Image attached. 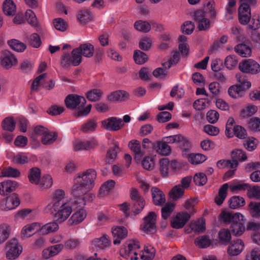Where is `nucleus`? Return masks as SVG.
<instances>
[{"instance_id": "nucleus-1", "label": "nucleus", "mask_w": 260, "mask_h": 260, "mask_svg": "<svg viewBox=\"0 0 260 260\" xmlns=\"http://www.w3.org/2000/svg\"><path fill=\"white\" fill-rule=\"evenodd\" d=\"M221 220L225 223L230 225L233 234L240 236L244 232L245 218L240 213H235L229 212H222L220 215Z\"/></svg>"}, {"instance_id": "nucleus-2", "label": "nucleus", "mask_w": 260, "mask_h": 260, "mask_svg": "<svg viewBox=\"0 0 260 260\" xmlns=\"http://www.w3.org/2000/svg\"><path fill=\"white\" fill-rule=\"evenodd\" d=\"M46 210L53 215L59 223H62L67 220L72 212V208L69 203L59 205L57 208L52 207Z\"/></svg>"}, {"instance_id": "nucleus-3", "label": "nucleus", "mask_w": 260, "mask_h": 260, "mask_svg": "<svg viewBox=\"0 0 260 260\" xmlns=\"http://www.w3.org/2000/svg\"><path fill=\"white\" fill-rule=\"evenodd\" d=\"M141 246L139 242L137 240L129 241L126 247L121 249V254L127 259L131 260H138V253L140 251Z\"/></svg>"}, {"instance_id": "nucleus-4", "label": "nucleus", "mask_w": 260, "mask_h": 260, "mask_svg": "<svg viewBox=\"0 0 260 260\" xmlns=\"http://www.w3.org/2000/svg\"><path fill=\"white\" fill-rule=\"evenodd\" d=\"M6 257L9 259L17 258L22 251V247L16 239L9 241L6 246Z\"/></svg>"}, {"instance_id": "nucleus-5", "label": "nucleus", "mask_w": 260, "mask_h": 260, "mask_svg": "<svg viewBox=\"0 0 260 260\" xmlns=\"http://www.w3.org/2000/svg\"><path fill=\"white\" fill-rule=\"evenodd\" d=\"M176 143L180 146H188L189 140L182 135H176L163 138L161 141L156 142V146H168V144Z\"/></svg>"}, {"instance_id": "nucleus-6", "label": "nucleus", "mask_w": 260, "mask_h": 260, "mask_svg": "<svg viewBox=\"0 0 260 260\" xmlns=\"http://www.w3.org/2000/svg\"><path fill=\"white\" fill-rule=\"evenodd\" d=\"M96 177V173L95 171L90 169L83 172L78 173L74 178L91 189L93 186Z\"/></svg>"}, {"instance_id": "nucleus-7", "label": "nucleus", "mask_w": 260, "mask_h": 260, "mask_svg": "<svg viewBox=\"0 0 260 260\" xmlns=\"http://www.w3.org/2000/svg\"><path fill=\"white\" fill-rule=\"evenodd\" d=\"M20 200L17 194L13 193L0 202V210L8 211L15 209L19 206Z\"/></svg>"}, {"instance_id": "nucleus-8", "label": "nucleus", "mask_w": 260, "mask_h": 260, "mask_svg": "<svg viewBox=\"0 0 260 260\" xmlns=\"http://www.w3.org/2000/svg\"><path fill=\"white\" fill-rule=\"evenodd\" d=\"M239 68L242 73L255 74L260 71V65L251 59H245L240 62Z\"/></svg>"}, {"instance_id": "nucleus-9", "label": "nucleus", "mask_w": 260, "mask_h": 260, "mask_svg": "<svg viewBox=\"0 0 260 260\" xmlns=\"http://www.w3.org/2000/svg\"><path fill=\"white\" fill-rule=\"evenodd\" d=\"M156 215L154 212H150L144 217V223L141 225V229L145 233L149 234L155 230Z\"/></svg>"}, {"instance_id": "nucleus-10", "label": "nucleus", "mask_w": 260, "mask_h": 260, "mask_svg": "<svg viewBox=\"0 0 260 260\" xmlns=\"http://www.w3.org/2000/svg\"><path fill=\"white\" fill-rule=\"evenodd\" d=\"M64 102L67 107L71 109H80L84 106L86 102L83 96L75 94L68 95Z\"/></svg>"}, {"instance_id": "nucleus-11", "label": "nucleus", "mask_w": 260, "mask_h": 260, "mask_svg": "<svg viewBox=\"0 0 260 260\" xmlns=\"http://www.w3.org/2000/svg\"><path fill=\"white\" fill-rule=\"evenodd\" d=\"M193 16L200 30H205L210 28V21L205 17V12L203 11L197 10L194 12Z\"/></svg>"}, {"instance_id": "nucleus-12", "label": "nucleus", "mask_w": 260, "mask_h": 260, "mask_svg": "<svg viewBox=\"0 0 260 260\" xmlns=\"http://www.w3.org/2000/svg\"><path fill=\"white\" fill-rule=\"evenodd\" d=\"M190 215L186 212H180L172 219L171 226L176 229L183 228L187 222L190 219Z\"/></svg>"}, {"instance_id": "nucleus-13", "label": "nucleus", "mask_w": 260, "mask_h": 260, "mask_svg": "<svg viewBox=\"0 0 260 260\" xmlns=\"http://www.w3.org/2000/svg\"><path fill=\"white\" fill-rule=\"evenodd\" d=\"M65 196V192L63 190H56L52 194L51 203L46 206V209L52 207L57 208L59 205H62L63 204H68V202L64 200Z\"/></svg>"}, {"instance_id": "nucleus-14", "label": "nucleus", "mask_w": 260, "mask_h": 260, "mask_svg": "<svg viewBox=\"0 0 260 260\" xmlns=\"http://www.w3.org/2000/svg\"><path fill=\"white\" fill-rule=\"evenodd\" d=\"M103 126L108 131H117L121 129L124 124L121 119L112 117L102 122Z\"/></svg>"}, {"instance_id": "nucleus-15", "label": "nucleus", "mask_w": 260, "mask_h": 260, "mask_svg": "<svg viewBox=\"0 0 260 260\" xmlns=\"http://www.w3.org/2000/svg\"><path fill=\"white\" fill-rule=\"evenodd\" d=\"M1 58L2 65L7 69L11 68L18 63L16 57L8 50H5L2 52Z\"/></svg>"}, {"instance_id": "nucleus-16", "label": "nucleus", "mask_w": 260, "mask_h": 260, "mask_svg": "<svg viewBox=\"0 0 260 260\" xmlns=\"http://www.w3.org/2000/svg\"><path fill=\"white\" fill-rule=\"evenodd\" d=\"M238 18L241 24H247L251 18L250 7L244 4H241L238 10Z\"/></svg>"}, {"instance_id": "nucleus-17", "label": "nucleus", "mask_w": 260, "mask_h": 260, "mask_svg": "<svg viewBox=\"0 0 260 260\" xmlns=\"http://www.w3.org/2000/svg\"><path fill=\"white\" fill-rule=\"evenodd\" d=\"M112 233L113 238V244H119L122 239H125L127 236V230L123 226H116L112 228Z\"/></svg>"}, {"instance_id": "nucleus-18", "label": "nucleus", "mask_w": 260, "mask_h": 260, "mask_svg": "<svg viewBox=\"0 0 260 260\" xmlns=\"http://www.w3.org/2000/svg\"><path fill=\"white\" fill-rule=\"evenodd\" d=\"M86 210L81 208L74 212L68 220L70 225H77L81 223L86 217Z\"/></svg>"}, {"instance_id": "nucleus-19", "label": "nucleus", "mask_w": 260, "mask_h": 260, "mask_svg": "<svg viewBox=\"0 0 260 260\" xmlns=\"http://www.w3.org/2000/svg\"><path fill=\"white\" fill-rule=\"evenodd\" d=\"M152 200L156 206H162L166 202L164 192L158 187H153L151 189Z\"/></svg>"}, {"instance_id": "nucleus-20", "label": "nucleus", "mask_w": 260, "mask_h": 260, "mask_svg": "<svg viewBox=\"0 0 260 260\" xmlns=\"http://www.w3.org/2000/svg\"><path fill=\"white\" fill-rule=\"evenodd\" d=\"M91 189L89 187H87L81 183L78 180L74 179V185L72 189V194L75 199L77 197H79L83 193Z\"/></svg>"}, {"instance_id": "nucleus-21", "label": "nucleus", "mask_w": 260, "mask_h": 260, "mask_svg": "<svg viewBox=\"0 0 260 260\" xmlns=\"http://www.w3.org/2000/svg\"><path fill=\"white\" fill-rule=\"evenodd\" d=\"M18 186L16 181L7 180L0 183V194L4 196L15 191Z\"/></svg>"}, {"instance_id": "nucleus-22", "label": "nucleus", "mask_w": 260, "mask_h": 260, "mask_svg": "<svg viewBox=\"0 0 260 260\" xmlns=\"http://www.w3.org/2000/svg\"><path fill=\"white\" fill-rule=\"evenodd\" d=\"M95 196L93 193L90 192L89 191H87L81 196H80L79 197L76 198L75 199V203L78 207H83L92 202Z\"/></svg>"}, {"instance_id": "nucleus-23", "label": "nucleus", "mask_w": 260, "mask_h": 260, "mask_svg": "<svg viewBox=\"0 0 260 260\" xmlns=\"http://www.w3.org/2000/svg\"><path fill=\"white\" fill-rule=\"evenodd\" d=\"M244 248V243L241 240L234 241L232 244L228 248L227 253L230 256L239 255Z\"/></svg>"}, {"instance_id": "nucleus-24", "label": "nucleus", "mask_w": 260, "mask_h": 260, "mask_svg": "<svg viewBox=\"0 0 260 260\" xmlns=\"http://www.w3.org/2000/svg\"><path fill=\"white\" fill-rule=\"evenodd\" d=\"M58 229L59 225L57 221L50 222L44 225L39 223V232L42 235H48L57 231Z\"/></svg>"}, {"instance_id": "nucleus-25", "label": "nucleus", "mask_w": 260, "mask_h": 260, "mask_svg": "<svg viewBox=\"0 0 260 260\" xmlns=\"http://www.w3.org/2000/svg\"><path fill=\"white\" fill-rule=\"evenodd\" d=\"M63 247L64 246L62 244H58L50 246L43 251V256L44 258L48 259L56 255L61 251Z\"/></svg>"}, {"instance_id": "nucleus-26", "label": "nucleus", "mask_w": 260, "mask_h": 260, "mask_svg": "<svg viewBox=\"0 0 260 260\" xmlns=\"http://www.w3.org/2000/svg\"><path fill=\"white\" fill-rule=\"evenodd\" d=\"M129 93L125 90H116L108 95V100L111 102L124 101L129 99Z\"/></svg>"}, {"instance_id": "nucleus-27", "label": "nucleus", "mask_w": 260, "mask_h": 260, "mask_svg": "<svg viewBox=\"0 0 260 260\" xmlns=\"http://www.w3.org/2000/svg\"><path fill=\"white\" fill-rule=\"evenodd\" d=\"M159 171L162 177H167L172 173L171 161L168 158L159 160Z\"/></svg>"}, {"instance_id": "nucleus-28", "label": "nucleus", "mask_w": 260, "mask_h": 260, "mask_svg": "<svg viewBox=\"0 0 260 260\" xmlns=\"http://www.w3.org/2000/svg\"><path fill=\"white\" fill-rule=\"evenodd\" d=\"M37 228L39 229V222H34L25 225L21 230V236L23 238L30 237L36 233L35 230Z\"/></svg>"}, {"instance_id": "nucleus-29", "label": "nucleus", "mask_w": 260, "mask_h": 260, "mask_svg": "<svg viewBox=\"0 0 260 260\" xmlns=\"http://www.w3.org/2000/svg\"><path fill=\"white\" fill-rule=\"evenodd\" d=\"M81 54L86 57H92L94 53V46L89 43H86L80 45L77 48Z\"/></svg>"}, {"instance_id": "nucleus-30", "label": "nucleus", "mask_w": 260, "mask_h": 260, "mask_svg": "<svg viewBox=\"0 0 260 260\" xmlns=\"http://www.w3.org/2000/svg\"><path fill=\"white\" fill-rule=\"evenodd\" d=\"M57 138V133L48 130L45 134L41 137V142L44 145H50L55 142Z\"/></svg>"}, {"instance_id": "nucleus-31", "label": "nucleus", "mask_w": 260, "mask_h": 260, "mask_svg": "<svg viewBox=\"0 0 260 260\" xmlns=\"http://www.w3.org/2000/svg\"><path fill=\"white\" fill-rule=\"evenodd\" d=\"M28 178L31 184L37 185L41 179V170L36 167L31 168L29 170Z\"/></svg>"}, {"instance_id": "nucleus-32", "label": "nucleus", "mask_w": 260, "mask_h": 260, "mask_svg": "<svg viewBox=\"0 0 260 260\" xmlns=\"http://www.w3.org/2000/svg\"><path fill=\"white\" fill-rule=\"evenodd\" d=\"M234 50L236 52L243 57H249L251 54V48L244 44H239L237 45Z\"/></svg>"}, {"instance_id": "nucleus-33", "label": "nucleus", "mask_w": 260, "mask_h": 260, "mask_svg": "<svg viewBox=\"0 0 260 260\" xmlns=\"http://www.w3.org/2000/svg\"><path fill=\"white\" fill-rule=\"evenodd\" d=\"M229 188L228 183L223 184L220 188L218 196L215 198V202L217 205H221L227 196V191Z\"/></svg>"}, {"instance_id": "nucleus-34", "label": "nucleus", "mask_w": 260, "mask_h": 260, "mask_svg": "<svg viewBox=\"0 0 260 260\" xmlns=\"http://www.w3.org/2000/svg\"><path fill=\"white\" fill-rule=\"evenodd\" d=\"M244 88L238 85H234L229 88L228 92L230 96L237 99L242 97L244 94Z\"/></svg>"}, {"instance_id": "nucleus-35", "label": "nucleus", "mask_w": 260, "mask_h": 260, "mask_svg": "<svg viewBox=\"0 0 260 260\" xmlns=\"http://www.w3.org/2000/svg\"><path fill=\"white\" fill-rule=\"evenodd\" d=\"M16 6L12 0H5L3 3V11L8 16H13L16 13Z\"/></svg>"}, {"instance_id": "nucleus-36", "label": "nucleus", "mask_w": 260, "mask_h": 260, "mask_svg": "<svg viewBox=\"0 0 260 260\" xmlns=\"http://www.w3.org/2000/svg\"><path fill=\"white\" fill-rule=\"evenodd\" d=\"M93 243L94 245L98 246L101 249L106 248L111 245L110 238L107 235H104L101 237L95 239Z\"/></svg>"}, {"instance_id": "nucleus-37", "label": "nucleus", "mask_w": 260, "mask_h": 260, "mask_svg": "<svg viewBox=\"0 0 260 260\" xmlns=\"http://www.w3.org/2000/svg\"><path fill=\"white\" fill-rule=\"evenodd\" d=\"M229 203L230 208L235 209L244 206L245 202L243 197L235 196L231 198Z\"/></svg>"}, {"instance_id": "nucleus-38", "label": "nucleus", "mask_w": 260, "mask_h": 260, "mask_svg": "<svg viewBox=\"0 0 260 260\" xmlns=\"http://www.w3.org/2000/svg\"><path fill=\"white\" fill-rule=\"evenodd\" d=\"M115 184V182L113 180H110L105 182L100 188V195L104 197L109 194L110 191L114 188Z\"/></svg>"}, {"instance_id": "nucleus-39", "label": "nucleus", "mask_w": 260, "mask_h": 260, "mask_svg": "<svg viewBox=\"0 0 260 260\" xmlns=\"http://www.w3.org/2000/svg\"><path fill=\"white\" fill-rule=\"evenodd\" d=\"M184 190L180 185H176L170 190L169 196L173 201H176L182 197Z\"/></svg>"}, {"instance_id": "nucleus-40", "label": "nucleus", "mask_w": 260, "mask_h": 260, "mask_svg": "<svg viewBox=\"0 0 260 260\" xmlns=\"http://www.w3.org/2000/svg\"><path fill=\"white\" fill-rule=\"evenodd\" d=\"M219 242L224 245H228L231 241L232 236L230 231L228 229H222L218 233Z\"/></svg>"}, {"instance_id": "nucleus-41", "label": "nucleus", "mask_w": 260, "mask_h": 260, "mask_svg": "<svg viewBox=\"0 0 260 260\" xmlns=\"http://www.w3.org/2000/svg\"><path fill=\"white\" fill-rule=\"evenodd\" d=\"M195 245L201 248H205L211 244V240L208 236H201L197 237L194 241Z\"/></svg>"}, {"instance_id": "nucleus-42", "label": "nucleus", "mask_w": 260, "mask_h": 260, "mask_svg": "<svg viewBox=\"0 0 260 260\" xmlns=\"http://www.w3.org/2000/svg\"><path fill=\"white\" fill-rule=\"evenodd\" d=\"M155 254V249L151 245L144 247L141 258L143 260H152Z\"/></svg>"}, {"instance_id": "nucleus-43", "label": "nucleus", "mask_w": 260, "mask_h": 260, "mask_svg": "<svg viewBox=\"0 0 260 260\" xmlns=\"http://www.w3.org/2000/svg\"><path fill=\"white\" fill-rule=\"evenodd\" d=\"M257 111L256 106L248 105L244 107L240 112V116L243 118L250 117L254 115Z\"/></svg>"}, {"instance_id": "nucleus-44", "label": "nucleus", "mask_w": 260, "mask_h": 260, "mask_svg": "<svg viewBox=\"0 0 260 260\" xmlns=\"http://www.w3.org/2000/svg\"><path fill=\"white\" fill-rule=\"evenodd\" d=\"M231 158L237 161H245L247 159V156L245 152L241 149H235L231 152Z\"/></svg>"}, {"instance_id": "nucleus-45", "label": "nucleus", "mask_w": 260, "mask_h": 260, "mask_svg": "<svg viewBox=\"0 0 260 260\" xmlns=\"http://www.w3.org/2000/svg\"><path fill=\"white\" fill-rule=\"evenodd\" d=\"M52 184L53 180L52 177L50 175H46L41 178L39 183L37 185L41 189H47L50 188Z\"/></svg>"}, {"instance_id": "nucleus-46", "label": "nucleus", "mask_w": 260, "mask_h": 260, "mask_svg": "<svg viewBox=\"0 0 260 260\" xmlns=\"http://www.w3.org/2000/svg\"><path fill=\"white\" fill-rule=\"evenodd\" d=\"M8 43L13 50L17 52H23L26 47L25 44L15 39L9 41Z\"/></svg>"}, {"instance_id": "nucleus-47", "label": "nucleus", "mask_w": 260, "mask_h": 260, "mask_svg": "<svg viewBox=\"0 0 260 260\" xmlns=\"http://www.w3.org/2000/svg\"><path fill=\"white\" fill-rule=\"evenodd\" d=\"M10 230L5 224H0V244L5 242L9 238Z\"/></svg>"}, {"instance_id": "nucleus-48", "label": "nucleus", "mask_w": 260, "mask_h": 260, "mask_svg": "<svg viewBox=\"0 0 260 260\" xmlns=\"http://www.w3.org/2000/svg\"><path fill=\"white\" fill-rule=\"evenodd\" d=\"M134 27L136 29L143 32H147L151 29L150 24L148 22L141 20L135 22Z\"/></svg>"}, {"instance_id": "nucleus-49", "label": "nucleus", "mask_w": 260, "mask_h": 260, "mask_svg": "<svg viewBox=\"0 0 260 260\" xmlns=\"http://www.w3.org/2000/svg\"><path fill=\"white\" fill-rule=\"evenodd\" d=\"M209 104L210 101L208 99L203 98L195 101L193 106L196 110L201 111L208 108Z\"/></svg>"}, {"instance_id": "nucleus-50", "label": "nucleus", "mask_w": 260, "mask_h": 260, "mask_svg": "<svg viewBox=\"0 0 260 260\" xmlns=\"http://www.w3.org/2000/svg\"><path fill=\"white\" fill-rule=\"evenodd\" d=\"M92 13L88 10H83L79 12L78 18L82 23H86L92 19Z\"/></svg>"}, {"instance_id": "nucleus-51", "label": "nucleus", "mask_w": 260, "mask_h": 260, "mask_svg": "<svg viewBox=\"0 0 260 260\" xmlns=\"http://www.w3.org/2000/svg\"><path fill=\"white\" fill-rule=\"evenodd\" d=\"M248 208L252 217L254 218L260 217V202H250L248 205Z\"/></svg>"}, {"instance_id": "nucleus-52", "label": "nucleus", "mask_w": 260, "mask_h": 260, "mask_svg": "<svg viewBox=\"0 0 260 260\" xmlns=\"http://www.w3.org/2000/svg\"><path fill=\"white\" fill-rule=\"evenodd\" d=\"M175 208L174 203H167L161 210V216L163 218L167 219L171 215Z\"/></svg>"}, {"instance_id": "nucleus-53", "label": "nucleus", "mask_w": 260, "mask_h": 260, "mask_svg": "<svg viewBox=\"0 0 260 260\" xmlns=\"http://www.w3.org/2000/svg\"><path fill=\"white\" fill-rule=\"evenodd\" d=\"M243 73H238L236 75L237 80L240 83L239 86L245 89H248L251 86V83Z\"/></svg>"}, {"instance_id": "nucleus-54", "label": "nucleus", "mask_w": 260, "mask_h": 260, "mask_svg": "<svg viewBox=\"0 0 260 260\" xmlns=\"http://www.w3.org/2000/svg\"><path fill=\"white\" fill-rule=\"evenodd\" d=\"M2 175L3 177L16 178L20 175L19 171L12 167H8L2 171Z\"/></svg>"}, {"instance_id": "nucleus-55", "label": "nucleus", "mask_w": 260, "mask_h": 260, "mask_svg": "<svg viewBox=\"0 0 260 260\" xmlns=\"http://www.w3.org/2000/svg\"><path fill=\"white\" fill-rule=\"evenodd\" d=\"M97 127V122L94 119L88 120L82 125V130L85 133L93 132Z\"/></svg>"}, {"instance_id": "nucleus-56", "label": "nucleus", "mask_w": 260, "mask_h": 260, "mask_svg": "<svg viewBox=\"0 0 260 260\" xmlns=\"http://www.w3.org/2000/svg\"><path fill=\"white\" fill-rule=\"evenodd\" d=\"M102 95V91L101 90L94 89L86 93V97L90 101L96 102L100 100Z\"/></svg>"}, {"instance_id": "nucleus-57", "label": "nucleus", "mask_w": 260, "mask_h": 260, "mask_svg": "<svg viewBox=\"0 0 260 260\" xmlns=\"http://www.w3.org/2000/svg\"><path fill=\"white\" fill-rule=\"evenodd\" d=\"M2 126L4 130L13 132L15 129V123L12 118L7 117L3 121Z\"/></svg>"}, {"instance_id": "nucleus-58", "label": "nucleus", "mask_w": 260, "mask_h": 260, "mask_svg": "<svg viewBox=\"0 0 260 260\" xmlns=\"http://www.w3.org/2000/svg\"><path fill=\"white\" fill-rule=\"evenodd\" d=\"M82 54L79 52V50L77 48L74 49L72 51V65L74 66H77L80 64L82 62Z\"/></svg>"}, {"instance_id": "nucleus-59", "label": "nucleus", "mask_w": 260, "mask_h": 260, "mask_svg": "<svg viewBox=\"0 0 260 260\" xmlns=\"http://www.w3.org/2000/svg\"><path fill=\"white\" fill-rule=\"evenodd\" d=\"M25 17L28 23L33 26H38V21L35 13L31 10H27L25 12Z\"/></svg>"}, {"instance_id": "nucleus-60", "label": "nucleus", "mask_w": 260, "mask_h": 260, "mask_svg": "<svg viewBox=\"0 0 260 260\" xmlns=\"http://www.w3.org/2000/svg\"><path fill=\"white\" fill-rule=\"evenodd\" d=\"M207 159L206 156L201 153H192L189 162L192 165L203 163Z\"/></svg>"}, {"instance_id": "nucleus-61", "label": "nucleus", "mask_w": 260, "mask_h": 260, "mask_svg": "<svg viewBox=\"0 0 260 260\" xmlns=\"http://www.w3.org/2000/svg\"><path fill=\"white\" fill-rule=\"evenodd\" d=\"M145 205V201L144 199H141L134 202V205L132 207V212L135 215L140 213L143 209Z\"/></svg>"}, {"instance_id": "nucleus-62", "label": "nucleus", "mask_w": 260, "mask_h": 260, "mask_svg": "<svg viewBox=\"0 0 260 260\" xmlns=\"http://www.w3.org/2000/svg\"><path fill=\"white\" fill-rule=\"evenodd\" d=\"M193 181L198 186H203L207 182L206 175L203 173L196 174L193 177Z\"/></svg>"}, {"instance_id": "nucleus-63", "label": "nucleus", "mask_w": 260, "mask_h": 260, "mask_svg": "<svg viewBox=\"0 0 260 260\" xmlns=\"http://www.w3.org/2000/svg\"><path fill=\"white\" fill-rule=\"evenodd\" d=\"M248 127L254 132L260 131V118L257 117L250 119L248 122Z\"/></svg>"}, {"instance_id": "nucleus-64", "label": "nucleus", "mask_w": 260, "mask_h": 260, "mask_svg": "<svg viewBox=\"0 0 260 260\" xmlns=\"http://www.w3.org/2000/svg\"><path fill=\"white\" fill-rule=\"evenodd\" d=\"M55 28L59 31H64L68 27V23L61 18H56L53 20Z\"/></svg>"}]
</instances>
